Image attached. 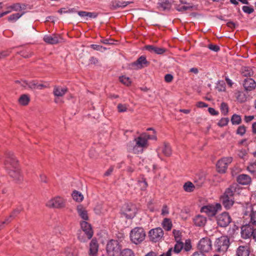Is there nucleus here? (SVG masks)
Here are the masks:
<instances>
[{
    "instance_id": "obj_15",
    "label": "nucleus",
    "mask_w": 256,
    "mask_h": 256,
    "mask_svg": "<svg viewBox=\"0 0 256 256\" xmlns=\"http://www.w3.org/2000/svg\"><path fill=\"white\" fill-rule=\"evenodd\" d=\"M240 190V188L238 185L234 183L226 189L223 196L228 198H234V196L239 194Z\"/></svg>"
},
{
    "instance_id": "obj_30",
    "label": "nucleus",
    "mask_w": 256,
    "mask_h": 256,
    "mask_svg": "<svg viewBox=\"0 0 256 256\" xmlns=\"http://www.w3.org/2000/svg\"><path fill=\"white\" fill-rule=\"evenodd\" d=\"M216 168L218 172L224 174L226 172L228 166L220 159L216 164Z\"/></svg>"
},
{
    "instance_id": "obj_28",
    "label": "nucleus",
    "mask_w": 256,
    "mask_h": 256,
    "mask_svg": "<svg viewBox=\"0 0 256 256\" xmlns=\"http://www.w3.org/2000/svg\"><path fill=\"white\" fill-rule=\"evenodd\" d=\"M76 210L78 216L84 220V221L88 220L87 211L82 205L78 206Z\"/></svg>"
},
{
    "instance_id": "obj_14",
    "label": "nucleus",
    "mask_w": 256,
    "mask_h": 256,
    "mask_svg": "<svg viewBox=\"0 0 256 256\" xmlns=\"http://www.w3.org/2000/svg\"><path fill=\"white\" fill-rule=\"evenodd\" d=\"M149 62L146 60V57L142 56L136 61L131 63L130 66L132 69L140 70L147 66Z\"/></svg>"
},
{
    "instance_id": "obj_41",
    "label": "nucleus",
    "mask_w": 256,
    "mask_h": 256,
    "mask_svg": "<svg viewBox=\"0 0 256 256\" xmlns=\"http://www.w3.org/2000/svg\"><path fill=\"white\" fill-rule=\"evenodd\" d=\"M19 102L24 106L27 105L30 102V98L28 95L23 94L19 98Z\"/></svg>"
},
{
    "instance_id": "obj_59",
    "label": "nucleus",
    "mask_w": 256,
    "mask_h": 256,
    "mask_svg": "<svg viewBox=\"0 0 256 256\" xmlns=\"http://www.w3.org/2000/svg\"><path fill=\"white\" fill-rule=\"evenodd\" d=\"M114 40H109V39H104V38H102L100 40V42L102 43H103L104 44H108V45H111V44H114Z\"/></svg>"
},
{
    "instance_id": "obj_43",
    "label": "nucleus",
    "mask_w": 256,
    "mask_h": 256,
    "mask_svg": "<svg viewBox=\"0 0 256 256\" xmlns=\"http://www.w3.org/2000/svg\"><path fill=\"white\" fill-rule=\"evenodd\" d=\"M220 110L221 112L224 116L228 114V104L225 102H222L220 105Z\"/></svg>"
},
{
    "instance_id": "obj_17",
    "label": "nucleus",
    "mask_w": 256,
    "mask_h": 256,
    "mask_svg": "<svg viewBox=\"0 0 256 256\" xmlns=\"http://www.w3.org/2000/svg\"><path fill=\"white\" fill-rule=\"evenodd\" d=\"M250 246L248 244L238 246L236 250V256H249Z\"/></svg>"
},
{
    "instance_id": "obj_33",
    "label": "nucleus",
    "mask_w": 256,
    "mask_h": 256,
    "mask_svg": "<svg viewBox=\"0 0 256 256\" xmlns=\"http://www.w3.org/2000/svg\"><path fill=\"white\" fill-rule=\"evenodd\" d=\"M230 120L233 125H238L242 122V118L240 116L234 114L232 116Z\"/></svg>"
},
{
    "instance_id": "obj_53",
    "label": "nucleus",
    "mask_w": 256,
    "mask_h": 256,
    "mask_svg": "<svg viewBox=\"0 0 256 256\" xmlns=\"http://www.w3.org/2000/svg\"><path fill=\"white\" fill-rule=\"evenodd\" d=\"M138 184L142 190H145L148 186L147 182L144 179L138 180Z\"/></svg>"
},
{
    "instance_id": "obj_36",
    "label": "nucleus",
    "mask_w": 256,
    "mask_h": 256,
    "mask_svg": "<svg viewBox=\"0 0 256 256\" xmlns=\"http://www.w3.org/2000/svg\"><path fill=\"white\" fill-rule=\"evenodd\" d=\"M72 196L74 200L78 202H82L84 198V196L82 193L76 190L73 192L72 194Z\"/></svg>"
},
{
    "instance_id": "obj_9",
    "label": "nucleus",
    "mask_w": 256,
    "mask_h": 256,
    "mask_svg": "<svg viewBox=\"0 0 256 256\" xmlns=\"http://www.w3.org/2000/svg\"><path fill=\"white\" fill-rule=\"evenodd\" d=\"M66 201L62 197L57 196L50 200L46 202V206L50 208H61L65 206Z\"/></svg>"
},
{
    "instance_id": "obj_24",
    "label": "nucleus",
    "mask_w": 256,
    "mask_h": 256,
    "mask_svg": "<svg viewBox=\"0 0 256 256\" xmlns=\"http://www.w3.org/2000/svg\"><path fill=\"white\" fill-rule=\"evenodd\" d=\"M193 221L196 226L202 227L206 224V218L203 216L198 215L194 218Z\"/></svg>"
},
{
    "instance_id": "obj_20",
    "label": "nucleus",
    "mask_w": 256,
    "mask_h": 256,
    "mask_svg": "<svg viewBox=\"0 0 256 256\" xmlns=\"http://www.w3.org/2000/svg\"><path fill=\"white\" fill-rule=\"evenodd\" d=\"M131 3H132V2L114 0L111 2L110 8L112 10H116L120 8H124Z\"/></svg>"
},
{
    "instance_id": "obj_25",
    "label": "nucleus",
    "mask_w": 256,
    "mask_h": 256,
    "mask_svg": "<svg viewBox=\"0 0 256 256\" xmlns=\"http://www.w3.org/2000/svg\"><path fill=\"white\" fill-rule=\"evenodd\" d=\"M221 201L224 207L228 210L230 209L234 204V198H228L222 196L221 198Z\"/></svg>"
},
{
    "instance_id": "obj_48",
    "label": "nucleus",
    "mask_w": 256,
    "mask_h": 256,
    "mask_svg": "<svg viewBox=\"0 0 256 256\" xmlns=\"http://www.w3.org/2000/svg\"><path fill=\"white\" fill-rule=\"evenodd\" d=\"M228 122L229 119L228 118H223L220 120L218 124V126L222 127L226 126Z\"/></svg>"
},
{
    "instance_id": "obj_34",
    "label": "nucleus",
    "mask_w": 256,
    "mask_h": 256,
    "mask_svg": "<svg viewBox=\"0 0 256 256\" xmlns=\"http://www.w3.org/2000/svg\"><path fill=\"white\" fill-rule=\"evenodd\" d=\"M25 5L22 6L20 3L14 4L8 7V9H10V10L14 11H19L25 8Z\"/></svg>"
},
{
    "instance_id": "obj_37",
    "label": "nucleus",
    "mask_w": 256,
    "mask_h": 256,
    "mask_svg": "<svg viewBox=\"0 0 256 256\" xmlns=\"http://www.w3.org/2000/svg\"><path fill=\"white\" fill-rule=\"evenodd\" d=\"M120 256H135V254L131 249L124 248L120 252Z\"/></svg>"
},
{
    "instance_id": "obj_54",
    "label": "nucleus",
    "mask_w": 256,
    "mask_h": 256,
    "mask_svg": "<svg viewBox=\"0 0 256 256\" xmlns=\"http://www.w3.org/2000/svg\"><path fill=\"white\" fill-rule=\"evenodd\" d=\"M222 161L228 166L232 161L233 158L231 156L224 157L221 158Z\"/></svg>"
},
{
    "instance_id": "obj_62",
    "label": "nucleus",
    "mask_w": 256,
    "mask_h": 256,
    "mask_svg": "<svg viewBox=\"0 0 256 256\" xmlns=\"http://www.w3.org/2000/svg\"><path fill=\"white\" fill-rule=\"evenodd\" d=\"M173 80V76L171 74H166L164 76V80L167 82H171Z\"/></svg>"
},
{
    "instance_id": "obj_56",
    "label": "nucleus",
    "mask_w": 256,
    "mask_h": 256,
    "mask_svg": "<svg viewBox=\"0 0 256 256\" xmlns=\"http://www.w3.org/2000/svg\"><path fill=\"white\" fill-rule=\"evenodd\" d=\"M208 48L215 52H218L220 50V47L218 45L212 44H210L208 46Z\"/></svg>"
},
{
    "instance_id": "obj_47",
    "label": "nucleus",
    "mask_w": 256,
    "mask_h": 256,
    "mask_svg": "<svg viewBox=\"0 0 256 256\" xmlns=\"http://www.w3.org/2000/svg\"><path fill=\"white\" fill-rule=\"evenodd\" d=\"M76 12L75 8H62L58 10V12L60 14L66 13H73Z\"/></svg>"
},
{
    "instance_id": "obj_39",
    "label": "nucleus",
    "mask_w": 256,
    "mask_h": 256,
    "mask_svg": "<svg viewBox=\"0 0 256 256\" xmlns=\"http://www.w3.org/2000/svg\"><path fill=\"white\" fill-rule=\"evenodd\" d=\"M184 248V243L181 241H176V244L174 245V251L175 253H179Z\"/></svg>"
},
{
    "instance_id": "obj_22",
    "label": "nucleus",
    "mask_w": 256,
    "mask_h": 256,
    "mask_svg": "<svg viewBox=\"0 0 256 256\" xmlns=\"http://www.w3.org/2000/svg\"><path fill=\"white\" fill-rule=\"evenodd\" d=\"M243 86L246 90H252L256 86L255 81L251 78H247L244 81Z\"/></svg>"
},
{
    "instance_id": "obj_40",
    "label": "nucleus",
    "mask_w": 256,
    "mask_h": 256,
    "mask_svg": "<svg viewBox=\"0 0 256 256\" xmlns=\"http://www.w3.org/2000/svg\"><path fill=\"white\" fill-rule=\"evenodd\" d=\"M24 14V12H22V14L16 13L11 14L8 17V20L10 22H15L18 18H20Z\"/></svg>"
},
{
    "instance_id": "obj_60",
    "label": "nucleus",
    "mask_w": 256,
    "mask_h": 256,
    "mask_svg": "<svg viewBox=\"0 0 256 256\" xmlns=\"http://www.w3.org/2000/svg\"><path fill=\"white\" fill-rule=\"evenodd\" d=\"M169 214V210L168 206L166 205L163 206L162 208V210L161 214L163 216H165L168 215Z\"/></svg>"
},
{
    "instance_id": "obj_8",
    "label": "nucleus",
    "mask_w": 256,
    "mask_h": 256,
    "mask_svg": "<svg viewBox=\"0 0 256 256\" xmlns=\"http://www.w3.org/2000/svg\"><path fill=\"white\" fill-rule=\"evenodd\" d=\"M198 248L202 253L209 252L212 248L210 239L208 237L200 239L198 244Z\"/></svg>"
},
{
    "instance_id": "obj_1",
    "label": "nucleus",
    "mask_w": 256,
    "mask_h": 256,
    "mask_svg": "<svg viewBox=\"0 0 256 256\" xmlns=\"http://www.w3.org/2000/svg\"><path fill=\"white\" fill-rule=\"evenodd\" d=\"M4 164L8 172L9 175L17 182H20L23 180L20 170L18 167V160L14 154L11 152H8L5 154Z\"/></svg>"
},
{
    "instance_id": "obj_50",
    "label": "nucleus",
    "mask_w": 256,
    "mask_h": 256,
    "mask_svg": "<svg viewBox=\"0 0 256 256\" xmlns=\"http://www.w3.org/2000/svg\"><path fill=\"white\" fill-rule=\"evenodd\" d=\"M237 100L240 102H244L246 100V96L243 92H238L237 96H236Z\"/></svg>"
},
{
    "instance_id": "obj_27",
    "label": "nucleus",
    "mask_w": 256,
    "mask_h": 256,
    "mask_svg": "<svg viewBox=\"0 0 256 256\" xmlns=\"http://www.w3.org/2000/svg\"><path fill=\"white\" fill-rule=\"evenodd\" d=\"M68 91L66 88H62L58 86H54L53 94L55 96L60 97L64 96Z\"/></svg>"
},
{
    "instance_id": "obj_55",
    "label": "nucleus",
    "mask_w": 256,
    "mask_h": 256,
    "mask_svg": "<svg viewBox=\"0 0 256 256\" xmlns=\"http://www.w3.org/2000/svg\"><path fill=\"white\" fill-rule=\"evenodd\" d=\"M192 8V6H179L176 8V10L178 12H184L190 10Z\"/></svg>"
},
{
    "instance_id": "obj_3",
    "label": "nucleus",
    "mask_w": 256,
    "mask_h": 256,
    "mask_svg": "<svg viewBox=\"0 0 256 256\" xmlns=\"http://www.w3.org/2000/svg\"><path fill=\"white\" fill-rule=\"evenodd\" d=\"M230 245V238L227 236H222L216 239L214 246L216 251L224 253L227 251Z\"/></svg>"
},
{
    "instance_id": "obj_49",
    "label": "nucleus",
    "mask_w": 256,
    "mask_h": 256,
    "mask_svg": "<svg viewBox=\"0 0 256 256\" xmlns=\"http://www.w3.org/2000/svg\"><path fill=\"white\" fill-rule=\"evenodd\" d=\"M186 252L189 251L192 248L191 241L190 239L186 240L184 244V248Z\"/></svg>"
},
{
    "instance_id": "obj_10",
    "label": "nucleus",
    "mask_w": 256,
    "mask_h": 256,
    "mask_svg": "<svg viewBox=\"0 0 256 256\" xmlns=\"http://www.w3.org/2000/svg\"><path fill=\"white\" fill-rule=\"evenodd\" d=\"M150 240L152 242L160 241L164 236V232L162 228L158 227L150 230L148 233Z\"/></svg>"
},
{
    "instance_id": "obj_42",
    "label": "nucleus",
    "mask_w": 256,
    "mask_h": 256,
    "mask_svg": "<svg viewBox=\"0 0 256 256\" xmlns=\"http://www.w3.org/2000/svg\"><path fill=\"white\" fill-rule=\"evenodd\" d=\"M248 171L253 174H256V162L250 163L247 168Z\"/></svg>"
},
{
    "instance_id": "obj_11",
    "label": "nucleus",
    "mask_w": 256,
    "mask_h": 256,
    "mask_svg": "<svg viewBox=\"0 0 256 256\" xmlns=\"http://www.w3.org/2000/svg\"><path fill=\"white\" fill-rule=\"evenodd\" d=\"M16 82L20 84L21 86L26 88H29L32 90H42L46 87V86L42 84H38L37 80H32L30 82L26 80L20 82L18 80H16Z\"/></svg>"
},
{
    "instance_id": "obj_32",
    "label": "nucleus",
    "mask_w": 256,
    "mask_h": 256,
    "mask_svg": "<svg viewBox=\"0 0 256 256\" xmlns=\"http://www.w3.org/2000/svg\"><path fill=\"white\" fill-rule=\"evenodd\" d=\"M22 210L21 208H17L15 209L12 213L10 215V217L6 219L4 221L2 224L0 225V230L2 228V225L4 224H8L11 221L10 218H14L18 214H19Z\"/></svg>"
},
{
    "instance_id": "obj_52",
    "label": "nucleus",
    "mask_w": 256,
    "mask_h": 256,
    "mask_svg": "<svg viewBox=\"0 0 256 256\" xmlns=\"http://www.w3.org/2000/svg\"><path fill=\"white\" fill-rule=\"evenodd\" d=\"M90 48H92L94 50H98V51H101L102 52L103 50H106V48L103 47L102 46L98 45V44H91Z\"/></svg>"
},
{
    "instance_id": "obj_12",
    "label": "nucleus",
    "mask_w": 256,
    "mask_h": 256,
    "mask_svg": "<svg viewBox=\"0 0 256 256\" xmlns=\"http://www.w3.org/2000/svg\"><path fill=\"white\" fill-rule=\"evenodd\" d=\"M122 212L126 218L132 219L136 216V208L135 206L133 204H127L122 208Z\"/></svg>"
},
{
    "instance_id": "obj_63",
    "label": "nucleus",
    "mask_w": 256,
    "mask_h": 256,
    "mask_svg": "<svg viewBox=\"0 0 256 256\" xmlns=\"http://www.w3.org/2000/svg\"><path fill=\"white\" fill-rule=\"evenodd\" d=\"M208 111L209 113L212 116H216L218 114V111L216 110L214 108H208Z\"/></svg>"
},
{
    "instance_id": "obj_64",
    "label": "nucleus",
    "mask_w": 256,
    "mask_h": 256,
    "mask_svg": "<svg viewBox=\"0 0 256 256\" xmlns=\"http://www.w3.org/2000/svg\"><path fill=\"white\" fill-rule=\"evenodd\" d=\"M196 106L200 108L208 107V105L206 103L202 102H198L196 104Z\"/></svg>"
},
{
    "instance_id": "obj_31",
    "label": "nucleus",
    "mask_w": 256,
    "mask_h": 256,
    "mask_svg": "<svg viewBox=\"0 0 256 256\" xmlns=\"http://www.w3.org/2000/svg\"><path fill=\"white\" fill-rule=\"evenodd\" d=\"M162 228L166 231L170 230L172 226V220L170 218H164L162 223Z\"/></svg>"
},
{
    "instance_id": "obj_6",
    "label": "nucleus",
    "mask_w": 256,
    "mask_h": 256,
    "mask_svg": "<svg viewBox=\"0 0 256 256\" xmlns=\"http://www.w3.org/2000/svg\"><path fill=\"white\" fill-rule=\"evenodd\" d=\"M222 206L219 203L208 204L203 206L200 210V212L206 213L209 216H214L216 213L221 210Z\"/></svg>"
},
{
    "instance_id": "obj_2",
    "label": "nucleus",
    "mask_w": 256,
    "mask_h": 256,
    "mask_svg": "<svg viewBox=\"0 0 256 256\" xmlns=\"http://www.w3.org/2000/svg\"><path fill=\"white\" fill-rule=\"evenodd\" d=\"M148 140H156L157 137L156 134H149L146 132L142 134L140 136L134 138V144L132 148L134 154H138L143 152L144 150L148 146Z\"/></svg>"
},
{
    "instance_id": "obj_46",
    "label": "nucleus",
    "mask_w": 256,
    "mask_h": 256,
    "mask_svg": "<svg viewBox=\"0 0 256 256\" xmlns=\"http://www.w3.org/2000/svg\"><path fill=\"white\" fill-rule=\"evenodd\" d=\"M120 82L125 85L129 86L131 84V81L128 77L122 76L120 77Z\"/></svg>"
},
{
    "instance_id": "obj_51",
    "label": "nucleus",
    "mask_w": 256,
    "mask_h": 256,
    "mask_svg": "<svg viewBox=\"0 0 256 256\" xmlns=\"http://www.w3.org/2000/svg\"><path fill=\"white\" fill-rule=\"evenodd\" d=\"M243 12L248 14H250L254 12V9L250 6H244L242 7Z\"/></svg>"
},
{
    "instance_id": "obj_7",
    "label": "nucleus",
    "mask_w": 256,
    "mask_h": 256,
    "mask_svg": "<svg viewBox=\"0 0 256 256\" xmlns=\"http://www.w3.org/2000/svg\"><path fill=\"white\" fill-rule=\"evenodd\" d=\"M119 242L116 240H110L106 245V252L109 256H115L119 253L120 250Z\"/></svg>"
},
{
    "instance_id": "obj_38",
    "label": "nucleus",
    "mask_w": 256,
    "mask_h": 256,
    "mask_svg": "<svg viewBox=\"0 0 256 256\" xmlns=\"http://www.w3.org/2000/svg\"><path fill=\"white\" fill-rule=\"evenodd\" d=\"M184 189L186 192H192L194 190V186L190 182H186L184 185Z\"/></svg>"
},
{
    "instance_id": "obj_23",
    "label": "nucleus",
    "mask_w": 256,
    "mask_h": 256,
    "mask_svg": "<svg viewBox=\"0 0 256 256\" xmlns=\"http://www.w3.org/2000/svg\"><path fill=\"white\" fill-rule=\"evenodd\" d=\"M236 180L238 183L242 185H247L251 182L250 177L246 174H240L237 176Z\"/></svg>"
},
{
    "instance_id": "obj_4",
    "label": "nucleus",
    "mask_w": 256,
    "mask_h": 256,
    "mask_svg": "<svg viewBox=\"0 0 256 256\" xmlns=\"http://www.w3.org/2000/svg\"><path fill=\"white\" fill-rule=\"evenodd\" d=\"M130 237L132 243L138 244H140L144 240L146 233L143 228L136 227L131 230Z\"/></svg>"
},
{
    "instance_id": "obj_5",
    "label": "nucleus",
    "mask_w": 256,
    "mask_h": 256,
    "mask_svg": "<svg viewBox=\"0 0 256 256\" xmlns=\"http://www.w3.org/2000/svg\"><path fill=\"white\" fill-rule=\"evenodd\" d=\"M81 229L84 232L85 236L78 234V238L81 242H84L87 240H90L93 236V230L91 225L86 221L80 222Z\"/></svg>"
},
{
    "instance_id": "obj_35",
    "label": "nucleus",
    "mask_w": 256,
    "mask_h": 256,
    "mask_svg": "<svg viewBox=\"0 0 256 256\" xmlns=\"http://www.w3.org/2000/svg\"><path fill=\"white\" fill-rule=\"evenodd\" d=\"M162 152L166 156H169L171 155L172 150L168 144L164 143V147L162 148Z\"/></svg>"
},
{
    "instance_id": "obj_57",
    "label": "nucleus",
    "mask_w": 256,
    "mask_h": 256,
    "mask_svg": "<svg viewBox=\"0 0 256 256\" xmlns=\"http://www.w3.org/2000/svg\"><path fill=\"white\" fill-rule=\"evenodd\" d=\"M118 111L120 112H126L127 110V106L126 104H118Z\"/></svg>"
},
{
    "instance_id": "obj_26",
    "label": "nucleus",
    "mask_w": 256,
    "mask_h": 256,
    "mask_svg": "<svg viewBox=\"0 0 256 256\" xmlns=\"http://www.w3.org/2000/svg\"><path fill=\"white\" fill-rule=\"evenodd\" d=\"M146 49L151 52H154L158 54H162L166 50L164 48H158L152 45L146 46Z\"/></svg>"
},
{
    "instance_id": "obj_18",
    "label": "nucleus",
    "mask_w": 256,
    "mask_h": 256,
    "mask_svg": "<svg viewBox=\"0 0 256 256\" xmlns=\"http://www.w3.org/2000/svg\"><path fill=\"white\" fill-rule=\"evenodd\" d=\"M246 216L248 215L250 217V224L256 226V210L251 205L247 208V210L244 212Z\"/></svg>"
},
{
    "instance_id": "obj_58",
    "label": "nucleus",
    "mask_w": 256,
    "mask_h": 256,
    "mask_svg": "<svg viewBox=\"0 0 256 256\" xmlns=\"http://www.w3.org/2000/svg\"><path fill=\"white\" fill-rule=\"evenodd\" d=\"M11 52L10 50H6L0 52V60L8 56Z\"/></svg>"
},
{
    "instance_id": "obj_19",
    "label": "nucleus",
    "mask_w": 256,
    "mask_h": 256,
    "mask_svg": "<svg viewBox=\"0 0 256 256\" xmlns=\"http://www.w3.org/2000/svg\"><path fill=\"white\" fill-rule=\"evenodd\" d=\"M253 228L250 224L242 226L241 228V236L244 239L248 238L252 236Z\"/></svg>"
},
{
    "instance_id": "obj_61",
    "label": "nucleus",
    "mask_w": 256,
    "mask_h": 256,
    "mask_svg": "<svg viewBox=\"0 0 256 256\" xmlns=\"http://www.w3.org/2000/svg\"><path fill=\"white\" fill-rule=\"evenodd\" d=\"M238 154L239 156V157L241 158H244V157L246 154V150L244 149L240 150H238Z\"/></svg>"
},
{
    "instance_id": "obj_16",
    "label": "nucleus",
    "mask_w": 256,
    "mask_h": 256,
    "mask_svg": "<svg viewBox=\"0 0 256 256\" xmlns=\"http://www.w3.org/2000/svg\"><path fill=\"white\" fill-rule=\"evenodd\" d=\"M43 40L48 44H56L60 42L62 40V38L58 34H46L44 36Z\"/></svg>"
},
{
    "instance_id": "obj_21",
    "label": "nucleus",
    "mask_w": 256,
    "mask_h": 256,
    "mask_svg": "<svg viewBox=\"0 0 256 256\" xmlns=\"http://www.w3.org/2000/svg\"><path fill=\"white\" fill-rule=\"evenodd\" d=\"M98 249V244L96 240L92 239L90 244V256H97Z\"/></svg>"
},
{
    "instance_id": "obj_44",
    "label": "nucleus",
    "mask_w": 256,
    "mask_h": 256,
    "mask_svg": "<svg viewBox=\"0 0 256 256\" xmlns=\"http://www.w3.org/2000/svg\"><path fill=\"white\" fill-rule=\"evenodd\" d=\"M173 234L174 236L175 241H181L182 240V234L180 230H174L172 231Z\"/></svg>"
},
{
    "instance_id": "obj_29",
    "label": "nucleus",
    "mask_w": 256,
    "mask_h": 256,
    "mask_svg": "<svg viewBox=\"0 0 256 256\" xmlns=\"http://www.w3.org/2000/svg\"><path fill=\"white\" fill-rule=\"evenodd\" d=\"M158 7L160 10H164L170 8V4L168 0H158Z\"/></svg>"
},
{
    "instance_id": "obj_45",
    "label": "nucleus",
    "mask_w": 256,
    "mask_h": 256,
    "mask_svg": "<svg viewBox=\"0 0 256 256\" xmlns=\"http://www.w3.org/2000/svg\"><path fill=\"white\" fill-rule=\"evenodd\" d=\"M246 132V128L244 126H240L238 127L236 131V134L240 136H243Z\"/></svg>"
},
{
    "instance_id": "obj_13",
    "label": "nucleus",
    "mask_w": 256,
    "mask_h": 256,
    "mask_svg": "<svg viewBox=\"0 0 256 256\" xmlns=\"http://www.w3.org/2000/svg\"><path fill=\"white\" fill-rule=\"evenodd\" d=\"M232 219L228 212H224L216 217L218 224L221 227H226L231 222Z\"/></svg>"
}]
</instances>
